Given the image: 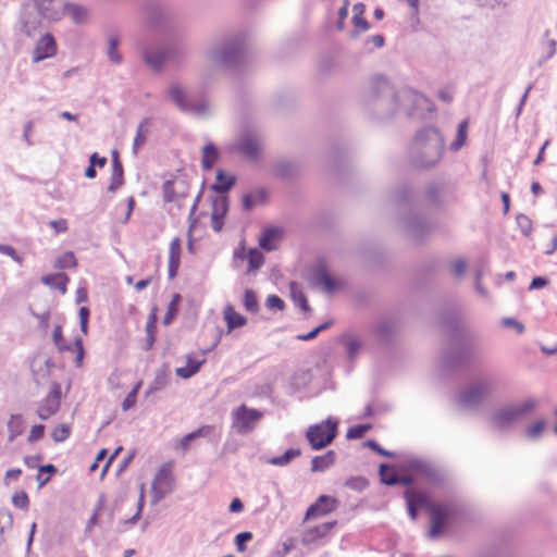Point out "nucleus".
I'll return each instance as SVG.
<instances>
[{"instance_id":"1","label":"nucleus","mask_w":557,"mask_h":557,"mask_svg":"<svg viewBox=\"0 0 557 557\" xmlns=\"http://www.w3.org/2000/svg\"><path fill=\"white\" fill-rule=\"evenodd\" d=\"M404 496L411 520L417 519L419 507L428 509L431 516V528L429 531L431 539L438 537L444 532L446 525L460 512V505L456 500H446L435 504L430 502L423 493L412 488L406 490Z\"/></svg>"},{"instance_id":"2","label":"nucleus","mask_w":557,"mask_h":557,"mask_svg":"<svg viewBox=\"0 0 557 557\" xmlns=\"http://www.w3.org/2000/svg\"><path fill=\"white\" fill-rule=\"evenodd\" d=\"M445 138L438 128L429 125L419 129L408 148V161L414 169H431L442 159Z\"/></svg>"},{"instance_id":"3","label":"nucleus","mask_w":557,"mask_h":557,"mask_svg":"<svg viewBox=\"0 0 557 557\" xmlns=\"http://www.w3.org/2000/svg\"><path fill=\"white\" fill-rule=\"evenodd\" d=\"M428 106V99L411 89L395 91L394 87L385 81L379 82L373 96V108L382 120L392 119L404 106L408 114L413 113L416 107Z\"/></svg>"},{"instance_id":"4","label":"nucleus","mask_w":557,"mask_h":557,"mask_svg":"<svg viewBox=\"0 0 557 557\" xmlns=\"http://www.w3.org/2000/svg\"><path fill=\"white\" fill-rule=\"evenodd\" d=\"M444 325L449 332L448 346L442 354V361L447 368H456L469 361L471 342L474 335L453 314L444 319Z\"/></svg>"},{"instance_id":"5","label":"nucleus","mask_w":557,"mask_h":557,"mask_svg":"<svg viewBox=\"0 0 557 557\" xmlns=\"http://www.w3.org/2000/svg\"><path fill=\"white\" fill-rule=\"evenodd\" d=\"M248 47V38L237 33L224 38L208 51V58L219 66L236 67L244 59Z\"/></svg>"},{"instance_id":"6","label":"nucleus","mask_w":557,"mask_h":557,"mask_svg":"<svg viewBox=\"0 0 557 557\" xmlns=\"http://www.w3.org/2000/svg\"><path fill=\"white\" fill-rule=\"evenodd\" d=\"M494 389L495 384L491 377H479L458 393L457 403L466 409H476L492 395Z\"/></svg>"},{"instance_id":"7","label":"nucleus","mask_w":557,"mask_h":557,"mask_svg":"<svg viewBox=\"0 0 557 557\" xmlns=\"http://www.w3.org/2000/svg\"><path fill=\"white\" fill-rule=\"evenodd\" d=\"M166 94L168 98L184 113L203 117L211 112L210 103L205 97L193 101L178 83H172Z\"/></svg>"},{"instance_id":"8","label":"nucleus","mask_w":557,"mask_h":557,"mask_svg":"<svg viewBox=\"0 0 557 557\" xmlns=\"http://www.w3.org/2000/svg\"><path fill=\"white\" fill-rule=\"evenodd\" d=\"M535 400L529 399L519 404L498 408L493 412L491 422L497 429L509 426L531 413L535 409Z\"/></svg>"},{"instance_id":"9","label":"nucleus","mask_w":557,"mask_h":557,"mask_svg":"<svg viewBox=\"0 0 557 557\" xmlns=\"http://www.w3.org/2000/svg\"><path fill=\"white\" fill-rule=\"evenodd\" d=\"M337 420L327 418L325 421L310 425L306 437L313 449H322L330 445L337 435Z\"/></svg>"},{"instance_id":"10","label":"nucleus","mask_w":557,"mask_h":557,"mask_svg":"<svg viewBox=\"0 0 557 557\" xmlns=\"http://www.w3.org/2000/svg\"><path fill=\"white\" fill-rule=\"evenodd\" d=\"M400 226L407 236L418 242L425 239L433 230L430 221L416 212L404 215Z\"/></svg>"},{"instance_id":"11","label":"nucleus","mask_w":557,"mask_h":557,"mask_svg":"<svg viewBox=\"0 0 557 557\" xmlns=\"http://www.w3.org/2000/svg\"><path fill=\"white\" fill-rule=\"evenodd\" d=\"M175 486V479L170 465H163L154 475L151 483V504L157 505L171 494Z\"/></svg>"},{"instance_id":"12","label":"nucleus","mask_w":557,"mask_h":557,"mask_svg":"<svg viewBox=\"0 0 557 557\" xmlns=\"http://www.w3.org/2000/svg\"><path fill=\"white\" fill-rule=\"evenodd\" d=\"M263 413L242 405L232 412V428L239 434L251 432Z\"/></svg>"},{"instance_id":"13","label":"nucleus","mask_w":557,"mask_h":557,"mask_svg":"<svg viewBox=\"0 0 557 557\" xmlns=\"http://www.w3.org/2000/svg\"><path fill=\"white\" fill-rule=\"evenodd\" d=\"M236 149L247 159L256 160L262 149V137L255 132L243 133L236 144Z\"/></svg>"},{"instance_id":"14","label":"nucleus","mask_w":557,"mask_h":557,"mask_svg":"<svg viewBox=\"0 0 557 557\" xmlns=\"http://www.w3.org/2000/svg\"><path fill=\"white\" fill-rule=\"evenodd\" d=\"M450 187L443 182H431L424 187V196L431 206L442 207L451 199Z\"/></svg>"},{"instance_id":"15","label":"nucleus","mask_w":557,"mask_h":557,"mask_svg":"<svg viewBox=\"0 0 557 557\" xmlns=\"http://www.w3.org/2000/svg\"><path fill=\"white\" fill-rule=\"evenodd\" d=\"M61 385L53 382L49 394L41 400L37 409V416L41 420H47L55 414L60 408Z\"/></svg>"},{"instance_id":"16","label":"nucleus","mask_w":557,"mask_h":557,"mask_svg":"<svg viewBox=\"0 0 557 557\" xmlns=\"http://www.w3.org/2000/svg\"><path fill=\"white\" fill-rule=\"evenodd\" d=\"M211 202V227L214 232H220L224 225V218L228 212L230 198L227 195H214L210 197Z\"/></svg>"},{"instance_id":"17","label":"nucleus","mask_w":557,"mask_h":557,"mask_svg":"<svg viewBox=\"0 0 557 557\" xmlns=\"http://www.w3.org/2000/svg\"><path fill=\"white\" fill-rule=\"evenodd\" d=\"M175 55L174 47L166 46L160 49L145 50L143 53L144 61L154 71H160L165 61L173 59Z\"/></svg>"},{"instance_id":"18","label":"nucleus","mask_w":557,"mask_h":557,"mask_svg":"<svg viewBox=\"0 0 557 557\" xmlns=\"http://www.w3.org/2000/svg\"><path fill=\"white\" fill-rule=\"evenodd\" d=\"M38 14L49 21H59L63 15L61 0H34Z\"/></svg>"},{"instance_id":"19","label":"nucleus","mask_w":557,"mask_h":557,"mask_svg":"<svg viewBox=\"0 0 557 557\" xmlns=\"http://www.w3.org/2000/svg\"><path fill=\"white\" fill-rule=\"evenodd\" d=\"M57 53V42L51 34L42 36L33 52V61L38 63L45 59L51 58Z\"/></svg>"},{"instance_id":"20","label":"nucleus","mask_w":557,"mask_h":557,"mask_svg":"<svg viewBox=\"0 0 557 557\" xmlns=\"http://www.w3.org/2000/svg\"><path fill=\"white\" fill-rule=\"evenodd\" d=\"M188 186L184 180H169L163 183L162 195L165 202H172L177 198L187 196Z\"/></svg>"},{"instance_id":"21","label":"nucleus","mask_w":557,"mask_h":557,"mask_svg":"<svg viewBox=\"0 0 557 557\" xmlns=\"http://www.w3.org/2000/svg\"><path fill=\"white\" fill-rule=\"evenodd\" d=\"M407 468L409 471L430 481H436L440 478L438 471L434 468V466L429 461L420 458H412L408 460Z\"/></svg>"},{"instance_id":"22","label":"nucleus","mask_w":557,"mask_h":557,"mask_svg":"<svg viewBox=\"0 0 557 557\" xmlns=\"http://www.w3.org/2000/svg\"><path fill=\"white\" fill-rule=\"evenodd\" d=\"M337 500L327 495H321L314 504H312L306 512V519L317 516H323L336 509Z\"/></svg>"},{"instance_id":"23","label":"nucleus","mask_w":557,"mask_h":557,"mask_svg":"<svg viewBox=\"0 0 557 557\" xmlns=\"http://www.w3.org/2000/svg\"><path fill=\"white\" fill-rule=\"evenodd\" d=\"M52 336H53V342H54L55 346L59 348V350H73V346L64 344L63 336H62V329L60 325L55 326ZM74 348L76 349L75 363L77 367H79L83 362V358L85 355L82 338H79V337L75 338Z\"/></svg>"},{"instance_id":"24","label":"nucleus","mask_w":557,"mask_h":557,"mask_svg":"<svg viewBox=\"0 0 557 557\" xmlns=\"http://www.w3.org/2000/svg\"><path fill=\"white\" fill-rule=\"evenodd\" d=\"M235 184L236 176L220 169L216 171L215 182L210 186V190L215 195H227Z\"/></svg>"},{"instance_id":"25","label":"nucleus","mask_w":557,"mask_h":557,"mask_svg":"<svg viewBox=\"0 0 557 557\" xmlns=\"http://www.w3.org/2000/svg\"><path fill=\"white\" fill-rule=\"evenodd\" d=\"M335 524L336 521L326 522L304 531L301 543L304 545L315 544L319 540L323 539Z\"/></svg>"},{"instance_id":"26","label":"nucleus","mask_w":557,"mask_h":557,"mask_svg":"<svg viewBox=\"0 0 557 557\" xmlns=\"http://www.w3.org/2000/svg\"><path fill=\"white\" fill-rule=\"evenodd\" d=\"M312 278L313 283L321 286L326 293H333L338 286L337 282L329 274L323 265H319L313 271Z\"/></svg>"},{"instance_id":"27","label":"nucleus","mask_w":557,"mask_h":557,"mask_svg":"<svg viewBox=\"0 0 557 557\" xmlns=\"http://www.w3.org/2000/svg\"><path fill=\"white\" fill-rule=\"evenodd\" d=\"M62 11L63 14H67L75 24L85 23L89 16V10L78 3L64 2Z\"/></svg>"},{"instance_id":"28","label":"nucleus","mask_w":557,"mask_h":557,"mask_svg":"<svg viewBox=\"0 0 557 557\" xmlns=\"http://www.w3.org/2000/svg\"><path fill=\"white\" fill-rule=\"evenodd\" d=\"M30 7L25 5L21 15L22 21V30L23 33L32 37L34 35V32L37 30V28L40 25V20L37 15H33L30 12Z\"/></svg>"},{"instance_id":"29","label":"nucleus","mask_w":557,"mask_h":557,"mask_svg":"<svg viewBox=\"0 0 557 557\" xmlns=\"http://www.w3.org/2000/svg\"><path fill=\"white\" fill-rule=\"evenodd\" d=\"M281 236L280 228L269 227L265 228L259 237V246L265 251H273L276 249V242Z\"/></svg>"},{"instance_id":"30","label":"nucleus","mask_w":557,"mask_h":557,"mask_svg":"<svg viewBox=\"0 0 557 557\" xmlns=\"http://www.w3.org/2000/svg\"><path fill=\"white\" fill-rule=\"evenodd\" d=\"M203 362L205 359L196 360L193 356L188 355L186 356V366L176 368L175 373L182 379H189L199 371Z\"/></svg>"},{"instance_id":"31","label":"nucleus","mask_w":557,"mask_h":557,"mask_svg":"<svg viewBox=\"0 0 557 557\" xmlns=\"http://www.w3.org/2000/svg\"><path fill=\"white\" fill-rule=\"evenodd\" d=\"M224 319L227 324L228 332L234 329L244 326L247 323V319L240 313L236 312L232 305H227L224 309Z\"/></svg>"},{"instance_id":"32","label":"nucleus","mask_w":557,"mask_h":557,"mask_svg":"<svg viewBox=\"0 0 557 557\" xmlns=\"http://www.w3.org/2000/svg\"><path fill=\"white\" fill-rule=\"evenodd\" d=\"M40 281L44 285L60 290L61 294L66 293V284L69 282V277L64 273L44 275Z\"/></svg>"},{"instance_id":"33","label":"nucleus","mask_w":557,"mask_h":557,"mask_svg":"<svg viewBox=\"0 0 557 557\" xmlns=\"http://www.w3.org/2000/svg\"><path fill=\"white\" fill-rule=\"evenodd\" d=\"M53 366L49 358H36L30 366L36 382L48 376Z\"/></svg>"},{"instance_id":"34","label":"nucleus","mask_w":557,"mask_h":557,"mask_svg":"<svg viewBox=\"0 0 557 557\" xmlns=\"http://www.w3.org/2000/svg\"><path fill=\"white\" fill-rule=\"evenodd\" d=\"M7 428L9 432V442H13L17 436L22 435L25 430V422L22 414H11Z\"/></svg>"},{"instance_id":"35","label":"nucleus","mask_w":557,"mask_h":557,"mask_svg":"<svg viewBox=\"0 0 557 557\" xmlns=\"http://www.w3.org/2000/svg\"><path fill=\"white\" fill-rule=\"evenodd\" d=\"M335 461V453L329 450L325 455L315 456L311 461L312 472H323L329 469Z\"/></svg>"},{"instance_id":"36","label":"nucleus","mask_w":557,"mask_h":557,"mask_svg":"<svg viewBox=\"0 0 557 557\" xmlns=\"http://www.w3.org/2000/svg\"><path fill=\"white\" fill-rule=\"evenodd\" d=\"M219 158L218 148L213 143H208L202 149L201 165L203 170L212 169Z\"/></svg>"},{"instance_id":"37","label":"nucleus","mask_w":557,"mask_h":557,"mask_svg":"<svg viewBox=\"0 0 557 557\" xmlns=\"http://www.w3.org/2000/svg\"><path fill=\"white\" fill-rule=\"evenodd\" d=\"M342 341L346 348L347 358L350 361H354L357 358L358 354L360 352V350L363 346L362 341L360 338H358L356 336H351V335L344 336Z\"/></svg>"},{"instance_id":"38","label":"nucleus","mask_w":557,"mask_h":557,"mask_svg":"<svg viewBox=\"0 0 557 557\" xmlns=\"http://www.w3.org/2000/svg\"><path fill=\"white\" fill-rule=\"evenodd\" d=\"M267 198V193L263 189L247 193L243 196V208L245 211L252 210L257 205L262 203Z\"/></svg>"},{"instance_id":"39","label":"nucleus","mask_w":557,"mask_h":557,"mask_svg":"<svg viewBox=\"0 0 557 557\" xmlns=\"http://www.w3.org/2000/svg\"><path fill=\"white\" fill-rule=\"evenodd\" d=\"M468 127H469V121L462 120L458 127H457V134L455 140L450 144L449 148L451 151L456 152L460 150L467 143L468 137Z\"/></svg>"},{"instance_id":"40","label":"nucleus","mask_w":557,"mask_h":557,"mask_svg":"<svg viewBox=\"0 0 557 557\" xmlns=\"http://www.w3.org/2000/svg\"><path fill=\"white\" fill-rule=\"evenodd\" d=\"M300 455L301 450L299 448H289L283 455L268 459L267 462L276 467H285Z\"/></svg>"},{"instance_id":"41","label":"nucleus","mask_w":557,"mask_h":557,"mask_svg":"<svg viewBox=\"0 0 557 557\" xmlns=\"http://www.w3.org/2000/svg\"><path fill=\"white\" fill-rule=\"evenodd\" d=\"M413 189L408 184L399 186L394 193L395 201L398 205H410L413 200Z\"/></svg>"},{"instance_id":"42","label":"nucleus","mask_w":557,"mask_h":557,"mask_svg":"<svg viewBox=\"0 0 557 557\" xmlns=\"http://www.w3.org/2000/svg\"><path fill=\"white\" fill-rule=\"evenodd\" d=\"M380 476L382 483L386 485H396L398 484L399 473L396 472L392 466L387 463H382L380 466Z\"/></svg>"},{"instance_id":"43","label":"nucleus","mask_w":557,"mask_h":557,"mask_svg":"<svg viewBox=\"0 0 557 557\" xmlns=\"http://www.w3.org/2000/svg\"><path fill=\"white\" fill-rule=\"evenodd\" d=\"M148 123H149V119L146 117L139 123V125L137 127L136 136H135L134 143H133V151L135 154L137 153L138 149L146 143L147 134H148V128H147Z\"/></svg>"},{"instance_id":"44","label":"nucleus","mask_w":557,"mask_h":557,"mask_svg":"<svg viewBox=\"0 0 557 557\" xmlns=\"http://www.w3.org/2000/svg\"><path fill=\"white\" fill-rule=\"evenodd\" d=\"M168 384V375L164 369L159 370L156 373V376L153 381L150 383L146 396H149L150 394L163 389Z\"/></svg>"},{"instance_id":"45","label":"nucleus","mask_w":557,"mask_h":557,"mask_svg":"<svg viewBox=\"0 0 557 557\" xmlns=\"http://www.w3.org/2000/svg\"><path fill=\"white\" fill-rule=\"evenodd\" d=\"M117 47L119 38L116 36H111L108 39L107 55L114 64H120L122 62V54L119 52Z\"/></svg>"},{"instance_id":"46","label":"nucleus","mask_w":557,"mask_h":557,"mask_svg":"<svg viewBox=\"0 0 557 557\" xmlns=\"http://www.w3.org/2000/svg\"><path fill=\"white\" fill-rule=\"evenodd\" d=\"M180 302H181V295L174 294L172 297V300L170 301V304L168 306L166 312L163 317L164 325H169L172 323L173 319L175 318V315L178 312Z\"/></svg>"},{"instance_id":"47","label":"nucleus","mask_w":557,"mask_h":557,"mask_svg":"<svg viewBox=\"0 0 557 557\" xmlns=\"http://www.w3.org/2000/svg\"><path fill=\"white\" fill-rule=\"evenodd\" d=\"M297 170V164L287 159L280 160L275 165V171L282 177H290Z\"/></svg>"},{"instance_id":"48","label":"nucleus","mask_w":557,"mask_h":557,"mask_svg":"<svg viewBox=\"0 0 557 557\" xmlns=\"http://www.w3.org/2000/svg\"><path fill=\"white\" fill-rule=\"evenodd\" d=\"M212 430V426L210 425H203L199 429H197L196 431L194 432H190L188 434H186L182 441H181V446L184 448V449H187L190 445V442L197 437H200V436H206L208 435Z\"/></svg>"},{"instance_id":"49","label":"nucleus","mask_w":557,"mask_h":557,"mask_svg":"<svg viewBox=\"0 0 557 557\" xmlns=\"http://www.w3.org/2000/svg\"><path fill=\"white\" fill-rule=\"evenodd\" d=\"M243 305L248 312L256 313L259 310V302L256 293L252 289H246L244 293Z\"/></svg>"},{"instance_id":"50","label":"nucleus","mask_w":557,"mask_h":557,"mask_svg":"<svg viewBox=\"0 0 557 557\" xmlns=\"http://www.w3.org/2000/svg\"><path fill=\"white\" fill-rule=\"evenodd\" d=\"M395 329V322L392 319H382L376 325V332L380 337L388 338Z\"/></svg>"},{"instance_id":"51","label":"nucleus","mask_w":557,"mask_h":557,"mask_svg":"<svg viewBox=\"0 0 557 557\" xmlns=\"http://www.w3.org/2000/svg\"><path fill=\"white\" fill-rule=\"evenodd\" d=\"M156 329H157L156 318H154V315H151L149 318L148 322L146 323V327H145V331H146V347H145V349L146 350L151 349L154 344Z\"/></svg>"},{"instance_id":"52","label":"nucleus","mask_w":557,"mask_h":557,"mask_svg":"<svg viewBox=\"0 0 557 557\" xmlns=\"http://www.w3.org/2000/svg\"><path fill=\"white\" fill-rule=\"evenodd\" d=\"M264 262L263 255L258 249H250L248 251L249 271L258 270Z\"/></svg>"},{"instance_id":"53","label":"nucleus","mask_w":557,"mask_h":557,"mask_svg":"<svg viewBox=\"0 0 557 557\" xmlns=\"http://www.w3.org/2000/svg\"><path fill=\"white\" fill-rule=\"evenodd\" d=\"M54 267L58 268V269H62V270L75 268L76 267V259H75L74 253L71 252V251H67V252L63 253L55 261Z\"/></svg>"},{"instance_id":"54","label":"nucleus","mask_w":557,"mask_h":557,"mask_svg":"<svg viewBox=\"0 0 557 557\" xmlns=\"http://www.w3.org/2000/svg\"><path fill=\"white\" fill-rule=\"evenodd\" d=\"M71 434V428L69 424H60L51 432V437L55 443L64 442Z\"/></svg>"},{"instance_id":"55","label":"nucleus","mask_w":557,"mask_h":557,"mask_svg":"<svg viewBox=\"0 0 557 557\" xmlns=\"http://www.w3.org/2000/svg\"><path fill=\"white\" fill-rule=\"evenodd\" d=\"M516 221H517V224H518L521 233L525 237H529L532 233V221L530 220V218L528 215L521 213V214L517 215Z\"/></svg>"},{"instance_id":"56","label":"nucleus","mask_w":557,"mask_h":557,"mask_svg":"<svg viewBox=\"0 0 557 557\" xmlns=\"http://www.w3.org/2000/svg\"><path fill=\"white\" fill-rule=\"evenodd\" d=\"M371 429L370 424H358L348 429L346 437L348 440H358L363 437L367 431Z\"/></svg>"},{"instance_id":"57","label":"nucleus","mask_w":557,"mask_h":557,"mask_svg":"<svg viewBox=\"0 0 557 557\" xmlns=\"http://www.w3.org/2000/svg\"><path fill=\"white\" fill-rule=\"evenodd\" d=\"M181 239L178 237H175L170 243V250H169V261H177L181 260Z\"/></svg>"},{"instance_id":"58","label":"nucleus","mask_w":557,"mask_h":557,"mask_svg":"<svg viewBox=\"0 0 557 557\" xmlns=\"http://www.w3.org/2000/svg\"><path fill=\"white\" fill-rule=\"evenodd\" d=\"M544 428L545 422L543 420H539L527 429V436L531 440H537L543 433Z\"/></svg>"},{"instance_id":"59","label":"nucleus","mask_w":557,"mask_h":557,"mask_svg":"<svg viewBox=\"0 0 557 557\" xmlns=\"http://www.w3.org/2000/svg\"><path fill=\"white\" fill-rule=\"evenodd\" d=\"M295 288L296 284L292 283L290 289L294 301L297 302L302 310L310 311V307L308 305L306 296L301 292H297Z\"/></svg>"},{"instance_id":"60","label":"nucleus","mask_w":557,"mask_h":557,"mask_svg":"<svg viewBox=\"0 0 557 557\" xmlns=\"http://www.w3.org/2000/svg\"><path fill=\"white\" fill-rule=\"evenodd\" d=\"M12 503L15 507H18L21 509H26L29 504L27 493L24 491L15 493L12 497Z\"/></svg>"},{"instance_id":"61","label":"nucleus","mask_w":557,"mask_h":557,"mask_svg":"<svg viewBox=\"0 0 557 557\" xmlns=\"http://www.w3.org/2000/svg\"><path fill=\"white\" fill-rule=\"evenodd\" d=\"M252 539L251 532H242L238 533L235 537V545L238 552H245L246 550V543L249 542Z\"/></svg>"},{"instance_id":"62","label":"nucleus","mask_w":557,"mask_h":557,"mask_svg":"<svg viewBox=\"0 0 557 557\" xmlns=\"http://www.w3.org/2000/svg\"><path fill=\"white\" fill-rule=\"evenodd\" d=\"M124 183L123 172L112 171L111 183L108 186V191L115 193Z\"/></svg>"},{"instance_id":"63","label":"nucleus","mask_w":557,"mask_h":557,"mask_svg":"<svg viewBox=\"0 0 557 557\" xmlns=\"http://www.w3.org/2000/svg\"><path fill=\"white\" fill-rule=\"evenodd\" d=\"M265 306L270 310H283L285 307L284 301L276 295H269L265 300Z\"/></svg>"},{"instance_id":"64","label":"nucleus","mask_w":557,"mask_h":557,"mask_svg":"<svg viewBox=\"0 0 557 557\" xmlns=\"http://www.w3.org/2000/svg\"><path fill=\"white\" fill-rule=\"evenodd\" d=\"M543 45L546 54L540 60V63L553 58L557 49V41L555 39H547Z\"/></svg>"}]
</instances>
